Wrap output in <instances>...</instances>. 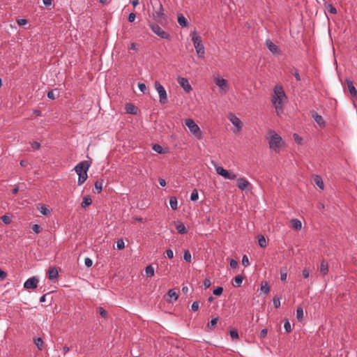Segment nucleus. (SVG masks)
<instances>
[{"mask_svg": "<svg viewBox=\"0 0 357 357\" xmlns=\"http://www.w3.org/2000/svg\"><path fill=\"white\" fill-rule=\"evenodd\" d=\"M274 94L271 98V102L273 105L278 115L283 112L284 103L287 98L282 86H275L273 89Z\"/></svg>", "mask_w": 357, "mask_h": 357, "instance_id": "1", "label": "nucleus"}, {"mask_svg": "<svg viewBox=\"0 0 357 357\" xmlns=\"http://www.w3.org/2000/svg\"><path fill=\"white\" fill-rule=\"evenodd\" d=\"M91 166V163L87 160H84L78 163L74 168L78 175L77 183L82 185L88 178L87 172Z\"/></svg>", "mask_w": 357, "mask_h": 357, "instance_id": "2", "label": "nucleus"}, {"mask_svg": "<svg viewBox=\"0 0 357 357\" xmlns=\"http://www.w3.org/2000/svg\"><path fill=\"white\" fill-rule=\"evenodd\" d=\"M192 40L198 56L204 58L205 54L204 46L202 43L201 37L197 34V31L195 30L192 32Z\"/></svg>", "mask_w": 357, "mask_h": 357, "instance_id": "3", "label": "nucleus"}, {"mask_svg": "<svg viewBox=\"0 0 357 357\" xmlns=\"http://www.w3.org/2000/svg\"><path fill=\"white\" fill-rule=\"evenodd\" d=\"M185 126L189 128L191 133L197 139H202V132L197 124L195 123L192 119H186L185 120Z\"/></svg>", "mask_w": 357, "mask_h": 357, "instance_id": "4", "label": "nucleus"}, {"mask_svg": "<svg viewBox=\"0 0 357 357\" xmlns=\"http://www.w3.org/2000/svg\"><path fill=\"white\" fill-rule=\"evenodd\" d=\"M271 137L268 142L270 149L277 151L280 147L282 142V137L278 135L275 131H270Z\"/></svg>", "mask_w": 357, "mask_h": 357, "instance_id": "5", "label": "nucleus"}, {"mask_svg": "<svg viewBox=\"0 0 357 357\" xmlns=\"http://www.w3.org/2000/svg\"><path fill=\"white\" fill-rule=\"evenodd\" d=\"M155 90L159 95V101L161 104L164 105L167 102V95L164 86L158 82L155 81L154 83Z\"/></svg>", "mask_w": 357, "mask_h": 357, "instance_id": "6", "label": "nucleus"}, {"mask_svg": "<svg viewBox=\"0 0 357 357\" xmlns=\"http://www.w3.org/2000/svg\"><path fill=\"white\" fill-rule=\"evenodd\" d=\"M154 20L159 24H163L167 22V16L161 3H159V8L153 13Z\"/></svg>", "mask_w": 357, "mask_h": 357, "instance_id": "7", "label": "nucleus"}, {"mask_svg": "<svg viewBox=\"0 0 357 357\" xmlns=\"http://www.w3.org/2000/svg\"><path fill=\"white\" fill-rule=\"evenodd\" d=\"M150 27L152 31L160 38L168 40H170V35L167 32L162 30L158 24H150Z\"/></svg>", "mask_w": 357, "mask_h": 357, "instance_id": "8", "label": "nucleus"}, {"mask_svg": "<svg viewBox=\"0 0 357 357\" xmlns=\"http://www.w3.org/2000/svg\"><path fill=\"white\" fill-rule=\"evenodd\" d=\"M215 170L218 174L223 176L226 179L234 180L236 178V175L235 174L229 172L221 166L216 167Z\"/></svg>", "mask_w": 357, "mask_h": 357, "instance_id": "9", "label": "nucleus"}, {"mask_svg": "<svg viewBox=\"0 0 357 357\" xmlns=\"http://www.w3.org/2000/svg\"><path fill=\"white\" fill-rule=\"evenodd\" d=\"M39 282V280L38 277L33 276L31 278H29L24 283V288L26 289H36L38 286V283Z\"/></svg>", "mask_w": 357, "mask_h": 357, "instance_id": "10", "label": "nucleus"}, {"mask_svg": "<svg viewBox=\"0 0 357 357\" xmlns=\"http://www.w3.org/2000/svg\"><path fill=\"white\" fill-rule=\"evenodd\" d=\"M228 119L231 122V123L236 128V132H239L241 130L243 126V123L240 120V119L238 118L235 114L231 113L229 114Z\"/></svg>", "mask_w": 357, "mask_h": 357, "instance_id": "11", "label": "nucleus"}, {"mask_svg": "<svg viewBox=\"0 0 357 357\" xmlns=\"http://www.w3.org/2000/svg\"><path fill=\"white\" fill-rule=\"evenodd\" d=\"M178 83L180 84V86L183 89V90L186 92H190L192 91V86L190 84L187 78L182 77H178L177 78Z\"/></svg>", "mask_w": 357, "mask_h": 357, "instance_id": "12", "label": "nucleus"}, {"mask_svg": "<svg viewBox=\"0 0 357 357\" xmlns=\"http://www.w3.org/2000/svg\"><path fill=\"white\" fill-rule=\"evenodd\" d=\"M215 84L225 93L228 91L229 86L227 81L224 78H215L214 79Z\"/></svg>", "mask_w": 357, "mask_h": 357, "instance_id": "13", "label": "nucleus"}, {"mask_svg": "<svg viewBox=\"0 0 357 357\" xmlns=\"http://www.w3.org/2000/svg\"><path fill=\"white\" fill-rule=\"evenodd\" d=\"M346 82H347V89L349 90V92L350 95L352 97H356V98L357 97V90H356V87L354 85L353 81H351L350 79H347Z\"/></svg>", "mask_w": 357, "mask_h": 357, "instance_id": "14", "label": "nucleus"}, {"mask_svg": "<svg viewBox=\"0 0 357 357\" xmlns=\"http://www.w3.org/2000/svg\"><path fill=\"white\" fill-rule=\"evenodd\" d=\"M312 116L313 117V119H314V121L319 126H325V121H324L323 117L321 115L318 114L316 112H314V111L312 112Z\"/></svg>", "mask_w": 357, "mask_h": 357, "instance_id": "15", "label": "nucleus"}, {"mask_svg": "<svg viewBox=\"0 0 357 357\" xmlns=\"http://www.w3.org/2000/svg\"><path fill=\"white\" fill-rule=\"evenodd\" d=\"M249 184V182L245 178H239L237 179V186L242 190H245Z\"/></svg>", "mask_w": 357, "mask_h": 357, "instance_id": "16", "label": "nucleus"}, {"mask_svg": "<svg viewBox=\"0 0 357 357\" xmlns=\"http://www.w3.org/2000/svg\"><path fill=\"white\" fill-rule=\"evenodd\" d=\"M266 45L271 52L273 54L279 53V47L278 45L273 43L270 40H266Z\"/></svg>", "mask_w": 357, "mask_h": 357, "instance_id": "17", "label": "nucleus"}, {"mask_svg": "<svg viewBox=\"0 0 357 357\" xmlns=\"http://www.w3.org/2000/svg\"><path fill=\"white\" fill-rule=\"evenodd\" d=\"M319 272L324 275H326L328 272V262L324 259L321 261Z\"/></svg>", "mask_w": 357, "mask_h": 357, "instance_id": "18", "label": "nucleus"}, {"mask_svg": "<svg viewBox=\"0 0 357 357\" xmlns=\"http://www.w3.org/2000/svg\"><path fill=\"white\" fill-rule=\"evenodd\" d=\"M103 183H104V181L102 179H98L95 182V183H94L95 190H93L94 193L99 194L102 191Z\"/></svg>", "mask_w": 357, "mask_h": 357, "instance_id": "19", "label": "nucleus"}, {"mask_svg": "<svg viewBox=\"0 0 357 357\" xmlns=\"http://www.w3.org/2000/svg\"><path fill=\"white\" fill-rule=\"evenodd\" d=\"M47 274H48V278L50 280L56 279L59 276L58 271L56 270V268L55 267H53V268H51L50 269H49Z\"/></svg>", "mask_w": 357, "mask_h": 357, "instance_id": "20", "label": "nucleus"}, {"mask_svg": "<svg viewBox=\"0 0 357 357\" xmlns=\"http://www.w3.org/2000/svg\"><path fill=\"white\" fill-rule=\"evenodd\" d=\"M176 229L177 230L178 233L181 234H184L188 232L185 226L182 222H178L176 225Z\"/></svg>", "mask_w": 357, "mask_h": 357, "instance_id": "21", "label": "nucleus"}, {"mask_svg": "<svg viewBox=\"0 0 357 357\" xmlns=\"http://www.w3.org/2000/svg\"><path fill=\"white\" fill-rule=\"evenodd\" d=\"M92 203V199L89 195H86L83 198V201L81 204L82 208H86L90 206Z\"/></svg>", "mask_w": 357, "mask_h": 357, "instance_id": "22", "label": "nucleus"}, {"mask_svg": "<svg viewBox=\"0 0 357 357\" xmlns=\"http://www.w3.org/2000/svg\"><path fill=\"white\" fill-rule=\"evenodd\" d=\"M59 95V92L57 89H52L47 92V98L51 100H54Z\"/></svg>", "mask_w": 357, "mask_h": 357, "instance_id": "23", "label": "nucleus"}, {"mask_svg": "<svg viewBox=\"0 0 357 357\" xmlns=\"http://www.w3.org/2000/svg\"><path fill=\"white\" fill-rule=\"evenodd\" d=\"M314 182L320 189H324V182L320 176L315 175L314 177Z\"/></svg>", "mask_w": 357, "mask_h": 357, "instance_id": "24", "label": "nucleus"}, {"mask_svg": "<svg viewBox=\"0 0 357 357\" xmlns=\"http://www.w3.org/2000/svg\"><path fill=\"white\" fill-rule=\"evenodd\" d=\"M37 208L44 215L50 214V211L44 204H38Z\"/></svg>", "mask_w": 357, "mask_h": 357, "instance_id": "25", "label": "nucleus"}, {"mask_svg": "<svg viewBox=\"0 0 357 357\" xmlns=\"http://www.w3.org/2000/svg\"><path fill=\"white\" fill-rule=\"evenodd\" d=\"M324 6L328 13L331 14L337 13V9L332 3H324Z\"/></svg>", "mask_w": 357, "mask_h": 357, "instance_id": "26", "label": "nucleus"}, {"mask_svg": "<svg viewBox=\"0 0 357 357\" xmlns=\"http://www.w3.org/2000/svg\"><path fill=\"white\" fill-rule=\"evenodd\" d=\"M136 107L132 104H126V112L131 114H136Z\"/></svg>", "mask_w": 357, "mask_h": 357, "instance_id": "27", "label": "nucleus"}, {"mask_svg": "<svg viewBox=\"0 0 357 357\" xmlns=\"http://www.w3.org/2000/svg\"><path fill=\"white\" fill-rule=\"evenodd\" d=\"M243 277L241 275H236L235 278H234V282L235 283L233 284V285L235 287H241L242 282H243Z\"/></svg>", "mask_w": 357, "mask_h": 357, "instance_id": "28", "label": "nucleus"}, {"mask_svg": "<svg viewBox=\"0 0 357 357\" xmlns=\"http://www.w3.org/2000/svg\"><path fill=\"white\" fill-rule=\"evenodd\" d=\"M291 223L292 227L294 229H298V230L301 229L302 224H301V222L299 220H298V219H292L291 220Z\"/></svg>", "mask_w": 357, "mask_h": 357, "instance_id": "29", "label": "nucleus"}, {"mask_svg": "<svg viewBox=\"0 0 357 357\" xmlns=\"http://www.w3.org/2000/svg\"><path fill=\"white\" fill-rule=\"evenodd\" d=\"M178 23L180 26L183 27L187 26L188 22L182 14L178 15Z\"/></svg>", "mask_w": 357, "mask_h": 357, "instance_id": "30", "label": "nucleus"}, {"mask_svg": "<svg viewBox=\"0 0 357 357\" xmlns=\"http://www.w3.org/2000/svg\"><path fill=\"white\" fill-rule=\"evenodd\" d=\"M169 205L173 210H176L178 208L177 206V199L176 197H171L169 199Z\"/></svg>", "mask_w": 357, "mask_h": 357, "instance_id": "31", "label": "nucleus"}, {"mask_svg": "<svg viewBox=\"0 0 357 357\" xmlns=\"http://www.w3.org/2000/svg\"><path fill=\"white\" fill-rule=\"evenodd\" d=\"M258 243L261 248H265L266 246L267 243L263 235L258 236Z\"/></svg>", "mask_w": 357, "mask_h": 357, "instance_id": "32", "label": "nucleus"}, {"mask_svg": "<svg viewBox=\"0 0 357 357\" xmlns=\"http://www.w3.org/2000/svg\"><path fill=\"white\" fill-rule=\"evenodd\" d=\"M290 72L295 77L297 81L301 80V76L297 68H296L295 67H292L290 70Z\"/></svg>", "mask_w": 357, "mask_h": 357, "instance_id": "33", "label": "nucleus"}, {"mask_svg": "<svg viewBox=\"0 0 357 357\" xmlns=\"http://www.w3.org/2000/svg\"><path fill=\"white\" fill-rule=\"evenodd\" d=\"M145 272L148 277H151L154 275V268L151 265H149L146 267Z\"/></svg>", "mask_w": 357, "mask_h": 357, "instance_id": "34", "label": "nucleus"}, {"mask_svg": "<svg viewBox=\"0 0 357 357\" xmlns=\"http://www.w3.org/2000/svg\"><path fill=\"white\" fill-rule=\"evenodd\" d=\"M287 277V268L282 267L280 268V279L282 281H286Z\"/></svg>", "mask_w": 357, "mask_h": 357, "instance_id": "35", "label": "nucleus"}, {"mask_svg": "<svg viewBox=\"0 0 357 357\" xmlns=\"http://www.w3.org/2000/svg\"><path fill=\"white\" fill-rule=\"evenodd\" d=\"M34 343L40 350H42L43 346V341L41 337L34 339Z\"/></svg>", "mask_w": 357, "mask_h": 357, "instance_id": "36", "label": "nucleus"}, {"mask_svg": "<svg viewBox=\"0 0 357 357\" xmlns=\"http://www.w3.org/2000/svg\"><path fill=\"white\" fill-rule=\"evenodd\" d=\"M167 295L170 298H173L174 301H176L178 297V294L174 289H169L167 292Z\"/></svg>", "mask_w": 357, "mask_h": 357, "instance_id": "37", "label": "nucleus"}, {"mask_svg": "<svg viewBox=\"0 0 357 357\" xmlns=\"http://www.w3.org/2000/svg\"><path fill=\"white\" fill-rule=\"evenodd\" d=\"M296 317L298 320H301L303 317V310L301 307H298L296 309Z\"/></svg>", "mask_w": 357, "mask_h": 357, "instance_id": "38", "label": "nucleus"}, {"mask_svg": "<svg viewBox=\"0 0 357 357\" xmlns=\"http://www.w3.org/2000/svg\"><path fill=\"white\" fill-rule=\"evenodd\" d=\"M183 259L185 261H186L188 262L191 261V254L188 250H185L184 254H183Z\"/></svg>", "mask_w": 357, "mask_h": 357, "instance_id": "39", "label": "nucleus"}, {"mask_svg": "<svg viewBox=\"0 0 357 357\" xmlns=\"http://www.w3.org/2000/svg\"><path fill=\"white\" fill-rule=\"evenodd\" d=\"M261 291L265 293L266 294H268V292L270 291V287L267 282H266L264 284H261Z\"/></svg>", "mask_w": 357, "mask_h": 357, "instance_id": "40", "label": "nucleus"}, {"mask_svg": "<svg viewBox=\"0 0 357 357\" xmlns=\"http://www.w3.org/2000/svg\"><path fill=\"white\" fill-rule=\"evenodd\" d=\"M198 197L199 195L197 190L196 189L193 190L190 195V199L192 201H197L198 199Z\"/></svg>", "mask_w": 357, "mask_h": 357, "instance_id": "41", "label": "nucleus"}, {"mask_svg": "<svg viewBox=\"0 0 357 357\" xmlns=\"http://www.w3.org/2000/svg\"><path fill=\"white\" fill-rule=\"evenodd\" d=\"M1 219L4 224L8 225L11 222V218L7 215L1 216Z\"/></svg>", "mask_w": 357, "mask_h": 357, "instance_id": "42", "label": "nucleus"}, {"mask_svg": "<svg viewBox=\"0 0 357 357\" xmlns=\"http://www.w3.org/2000/svg\"><path fill=\"white\" fill-rule=\"evenodd\" d=\"M222 292H223V288L222 287H218L213 291V294L215 296H221Z\"/></svg>", "mask_w": 357, "mask_h": 357, "instance_id": "43", "label": "nucleus"}, {"mask_svg": "<svg viewBox=\"0 0 357 357\" xmlns=\"http://www.w3.org/2000/svg\"><path fill=\"white\" fill-rule=\"evenodd\" d=\"M31 229L33 231L35 232L36 234H39L42 230L40 226L38 224H34L32 226Z\"/></svg>", "mask_w": 357, "mask_h": 357, "instance_id": "44", "label": "nucleus"}, {"mask_svg": "<svg viewBox=\"0 0 357 357\" xmlns=\"http://www.w3.org/2000/svg\"><path fill=\"white\" fill-rule=\"evenodd\" d=\"M153 149L158 153H162L163 151L162 147L159 144H154L153 146Z\"/></svg>", "mask_w": 357, "mask_h": 357, "instance_id": "45", "label": "nucleus"}, {"mask_svg": "<svg viewBox=\"0 0 357 357\" xmlns=\"http://www.w3.org/2000/svg\"><path fill=\"white\" fill-rule=\"evenodd\" d=\"M230 336L233 340H238V333L237 330H232L230 331Z\"/></svg>", "mask_w": 357, "mask_h": 357, "instance_id": "46", "label": "nucleus"}, {"mask_svg": "<svg viewBox=\"0 0 357 357\" xmlns=\"http://www.w3.org/2000/svg\"><path fill=\"white\" fill-rule=\"evenodd\" d=\"M284 328L286 330L287 333H290L291 331V324L289 320H286L284 324Z\"/></svg>", "mask_w": 357, "mask_h": 357, "instance_id": "47", "label": "nucleus"}, {"mask_svg": "<svg viewBox=\"0 0 357 357\" xmlns=\"http://www.w3.org/2000/svg\"><path fill=\"white\" fill-rule=\"evenodd\" d=\"M138 88L139 89V90H140L143 93H146V84H145L144 83L139 82V83H138Z\"/></svg>", "mask_w": 357, "mask_h": 357, "instance_id": "48", "label": "nucleus"}, {"mask_svg": "<svg viewBox=\"0 0 357 357\" xmlns=\"http://www.w3.org/2000/svg\"><path fill=\"white\" fill-rule=\"evenodd\" d=\"M273 305L276 308L280 307V298L275 296L273 298Z\"/></svg>", "mask_w": 357, "mask_h": 357, "instance_id": "49", "label": "nucleus"}, {"mask_svg": "<svg viewBox=\"0 0 357 357\" xmlns=\"http://www.w3.org/2000/svg\"><path fill=\"white\" fill-rule=\"evenodd\" d=\"M98 310H99L100 314L102 317L106 318L107 317V312L105 309H103L101 307H99Z\"/></svg>", "mask_w": 357, "mask_h": 357, "instance_id": "50", "label": "nucleus"}, {"mask_svg": "<svg viewBox=\"0 0 357 357\" xmlns=\"http://www.w3.org/2000/svg\"><path fill=\"white\" fill-rule=\"evenodd\" d=\"M116 245L119 250L123 249L125 248L124 241L122 239L118 240Z\"/></svg>", "mask_w": 357, "mask_h": 357, "instance_id": "51", "label": "nucleus"}, {"mask_svg": "<svg viewBox=\"0 0 357 357\" xmlns=\"http://www.w3.org/2000/svg\"><path fill=\"white\" fill-rule=\"evenodd\" d=\"M242 264L244 266H248L250 264L248 257L246 255H243L242 258Z\"/></svg>", "mask_w": 357, "mask_h": 357, "instance_id": "52", "label": "nucleus"}, {"mask_svg": "<svg viewBox=\"0 0 357 357\" xmlns=\"http://www.w3.org/2000/svg\"><path fill=\"white\" fill-rule=\"evenodd\" d=\"M192 310L193 311H197L199 307V301H194L192 304Z\"/></svg>", "mask_w": 357, "mask_h": 357, "instance_id": "53", "label": "nucleus"}, {"mask_svg": "<svg viewBox=\"0 0 357 357\" xmlns=\"http://www.w3.org/2000/svg\"><path fill=\"white\" fill-rule=\"evenodd\" d=\"M294 139L297 144H301L302 143L303 139L298 135L294 134Z\"/></svg>", "mask_w": 357, "mask_h": 357, "instance_id": "54", "label": "nucleus"}, {"mask_svg": "<svg viewBox=\"0 0 357 357\" xmlns=\"http://www.w3.org/2000/svg\"><path fill=\"white\" fill-rule=\"evenodd\" d=\"M17 23L19 26H24L28 23V20L26 19H18L17 20Z\"/></svg>", "mask_w": 357, "mask_h": 357, "instance_id": "55", "label": "nucleus"}, {"mask_svg": "<svg viewBox=\"0 0 357 357\" xmlns=\"http://www.w3.org/2000/svg\"><path fill=\"white\" fill-rule=\"evenodd\" d=\"M302 275L305 278H307L310 275V270L307 268H304L302 271Z\"/></svg>", "mask_w": 357, "mask_h": 357, "instance_id": "56", "label": "nucleus"}, {"mask_svg": "<svg viewBox=\"0 0 357 357\" xmlns=\"http://www.w3.org/2000/svg\"><path fill=\"white\" fill-rule=\"evenodd\" d=\"M31 146L33 149H38L40 147V144L38 142L33 141L31 143Z\"/></svg>", "mask_w": 357, "mask_h": 357, "instance_id": "57", "label": "nucleus"}, {"mask_svg": "<svg viewBox=\"0 0 357 357\" xmlns=\"http://www.w3.org/2000/svg\"><path fill=\"white\" fill-rule=\"evenodd\" d=\"M84 264L87 267H91L93 264V261L90 258L86 257L84 259Z\"/></svg>", "mask_w": 357, "mask_h": 357, "instance_id": "58", "label": "nucleus"}, {"mask_svg": "<svg viewBox=\"0 0 357 357\" xmlns=\"http://www.w3.org/2000/svg\"><path fill=\"white\" fill-rule=\"evenodd\" d=\"M229 265L232 268H236L238 267V262L235 259H231Z\"/></svg>", "mask_w": 357, "mask_h": 357, "instance_id": "59", "label": "nucleus"}, {"mask_svg": "<svg viewBox=\"0 0 357 357\" xmlns=\"http://www.w3.org/2000/svg\"><path fill=\"white\" fill-rule=\"evenodd\" d=\"M211 282L210 279L206 278L204 280V286L205 289L208 288L211 286Z\"/></svg>", "mask_w": 357, "mask_h": 357, "instance_id": "60", "label": "nucleus"}, {"mask_svg": "<svg viewBox=\"0 0 357 357\" xmlns=\"http://www.w3.org/2000/svg\"><path fill=\"white\" fill-rule=\"evenodd\" d=\"M267 333H268V330L266 328L262 329L259 333V337L260 338H264L266 336Z\"/></svg>", "mask_w": 357, "mask_h": 357, "instance_id": "61", "label": "nucleus"}, {"mask_svg": "<svg viewBox=\"0 0 357 357\" xmlns=\"http://www.w3.org/2000/svg\"><path fill=\"white\" fill-rule=\"evenodd\" d=\"M166 255H167V257L169 259H172L174 257V252H173L172 250H171V249H167L166 250Z\"/></svg>", "mask_w": 357, "mask_h": 357, "instance_id": "62", "label": "nucleus"}, {"mask_svg": "<svg viewBox=\"0 0 357 357\" xmlns=\"http://www.w3.org/2000/svg\"><path fill=\"white\" fill-rule=\"evenodd\" d=\"M218 318L212 319L210 324H208V326L210 327V326H215L218 323Z\"/></svg>", "mask_w": 357, "mask_h": 357, "instance_id": "63", "label": "nucleus"}, {"mask_svg": "<svg viewBox=\"0 0 357 357\" xmlns=\"http://www.w3.org/2000/svg\"><path fill=\"white\" fill-rule=\"evenodd\" d=\"M136 15L134 13H131L128 15V21L132 22L135 21Z\"/></svg>", "mask_w": 357, "mask_h": 357, "instance_id": "64", "label": "nucleus"}]
</instances>
